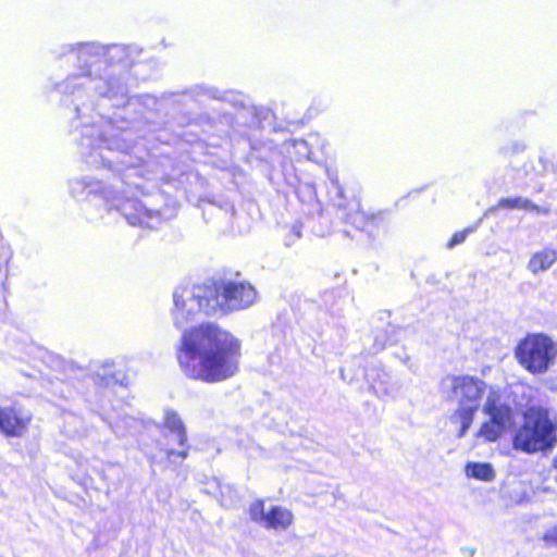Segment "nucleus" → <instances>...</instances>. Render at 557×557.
I'll use <instances>...</instances> for the list:
<instances>
[{
    "label": "nucleus",
    "instance_id": "1",
    "mask_svg": "<svg viewBox=\"0 0 557 557\" xmlns=\"http://www.w3.org/2000/svg\"><path fill=\"white\" fill-rule=\"evenodd\" d=\"M140 53L141 49L136 45L96 41L62 45L53 50V54L58 60L72 61L73 70L54 84V90L62 96L63 106L74 114L83 160L91 168H108L117 175L110 185L91 176L73 178L69 182L72 197L100 200L108 212L116 211L131 225L152 230L160 225L161 212L127 196L140 187L139 159L129 153L136 119L123 121L124 125L119 126L116 120L95 113L98 98L108 99L113 107H123L126 112H135L139 107L159 111L169 102H178V92H164L160 98L149 94L129 97V67Z\"/></svg>",
    "mask_w": 557,
    "mask_h": 557
},
{
    "label": "nucleus",
    "instance_id": "2",
    "mask_svg": "<svg viewBox=\"0 0 557 557\" xmlns=\"http://www.w3.org/2000/svg\"><path fill=\"white\" fill-rule=\"evenodd\" d=\"M176 356L186 376L218 383L237 372L240 343L218 324L203 323L183 332Z\"/></svg>",
    "mask_w": 557,
    "mask_h": 557
},
{
    "label": "nucleus",
    "instance_id": "3",
    "mask_svg": "<svg viewBox=\"0 0 557 557\" xmlns=\"http://www.w3.org/2000/svg\"><path fill=\"white\" fill-rule=\"evenodd\" d=\"M257 298L256 289L245 282L222 281L212 285L177 287L173 293V323L183 329L196 314L228 313L250 307Z\"/></svg>",
    "mask_w": 557,
    "mask_h": 557
},
{
    "label": "nucleus",
    "instance_id": "4",
    "mask_svg": "<svg viewBox=\"0 0 557 557\" xmlns=\"http://www.w3.org/2000/svg\"><path fill=\"white\" fill-rule=\"evenodd\" d=\"M440 386L444 396L458 403V408L451 416V422L460 424L457 436L461 438L468 432L480 408L486 383L470 375H447L441 381Z\"/></svg>",
    "mask_w": 557,
    "mask_h": 557
},
{
    "label": "nucleus",
    "instance_id": "5",
    "mask_svg": "<svg viewBox=\"0 0 557 557\" xmlns=\"http://www.w3.org/2000/svg\"><path fill=\"white\" fill-rule=\"evenodd\" d=\"M523 418L513 436V447L528 454L550 450L557 443V424L549 419L547 409L530 407Z\"/></svg>",
    "mask_w": 557,
    "mask_h": 557
},
{
    "label": "nucleus",
    "instance_id": "6",
    "mask_svg": "<svg viewBox=\"0 0 557 557\" xmlns=\"http://www.w3.org/2000/svg\"><path fill=\"white\" fill-rule=\"evenodd\" d=\"M332 189L330 190L331 200L338 210V216L357 230L366 232L369 237L375 238L381 228L386 226L385 213L379 211L376 213H366L361 210L358 199H347L344 190L337 180L332 178Z\"/></svg>",
    "mask_w": 557,
    "mask_h": 557
},
{
    "label": "nucleus",
    "instance_id": "7",
    "mask_svg": "<svg viewBox=\"0 0 557 557\" xmlns=\"http://www.w3.org/2000/svg\"><path fill=\"white\" fill-rule=\"evenodd\" d=\"M516 357L530 373L543 374L557 357V344L543 334L528 335L518 344Z\"/></svg>",
    "mask_w": 557,
    "mask_h": 557
},
{
    "label": "nucleus",
    "instance_id": "8",
    "mask_svg": "<svg viewBox=\"0 0 557 557\" xmlns=\"http://www.w3.org/2000/svg\"><path fill=\"white\" fill-rule=\"evenodd\" d=\"M483 412L488 416L478 433V436L484 437L488 442L497 441L512 424V408L502 401L500 393L497 388L491 387L483 406Z\"/></svg>",
    "mask_w": 557,
    "mask_h": 557
},
{
    "label": "nucleus",
    "instance_id": "9",
    "mask_svg": "<svg viewBox=\"0 0 557 557\" xmlns=\"http://www.w3.org/2000/svg\"><path fill=\"white\" fill-rule=\"evenodd\" d=\"M249 517L251 521L258 523L267 530H286L294 521L293 512L282 506H271L265 509L264 502L258 499L249 506Z\"/></svg>",
    "mask_w": 557,
    "mask_h": 557
},
{
    "label": "nucleus",
    "instance_id": "10",
    "mask_svg": "<svg viewBox=\"0 0 557 557\" xmlns=\"http://www.w3.org/2000/svg\"><path fill=\"white\" fill-rule=\"evenodd\" d=\"M30 421V414L15 406L0 407V432L8 436H22Z\"/></svg>",
    "mask_w": 557,
    "mask_h": 557
},
{
    "label": "nucleus",
    "instance_id": "11",
    "mask_svg": "<svg viewBox=\"0 0 557 557\" xmlns=\"http://www.w3.org/2000/svg\"><path fill=\"white\" fill-rule=\"evenodd\" d=\"M164 426L175 435L177 444L184 449L176 451L174 449H166V456L171 459L173 456H178L182 459L187 458L188 456V445H187V432L186 428L178 416V413L172 409H166L164 411Z\"/></svg>",
    "mask_w": 557,
    "mask_h": 557
},
{
    "label": "nucleus",
    "instance_id": "12",
    "mask_svg": "<svg viewBox=\"0 0 557 557\" xmlns=\"http://www.w3.org/2000/svg\"><path fill=\"white\" fill-rule=\"evenodd\" d=\"M366 375L377 397H393L397 393L398 388L391 383V375L384 369H371Z\"/></svg>",
    "mask_w": 557,
    "mask_h": 557
},
{
    "label": "nucleus",
    "instance_id": "13",
    "mask_svg": "<svg viewBox=\"0 0 557 557\" xmlns=\"http://www.w3.org/2000/svg\"><path fill=\"white\" fill-rule=\"evenodd\" d=\"M123 377V372L114 369L112 360H106L101 364L96 366L92 371V380L100 386L108 387L122 383Z\"/></svg>",
    "mask_w": 557,
    "mask_h": 557
},
{
    "label": "nucleus",
    "instance_id": "14",
    "mask_svg": "<svg viewBox=\"0 0 557 557\" xmlns=\"http://www.w3.org/2000/svg\"><path fill=\"white\" fill-rule=\"evenodd\" d=\"M555 262H557V250L546 247L531 256L528 270L536 275L550 269Z\"/></svg>",
    "mask_w": 557,
    "mask_h": 557
},
{
    "label": "nucleus",
    "instance_id": "15",
    "mask_svg": "<svg viewBox=\"0 0 557 557\" xmlns=\"http://www.w3.org/2000/svg\"><path fill=\"white\" fill-rule=\"evenodd\" d=\"M188 95L195 101L201 102L205 98L222 101H231L230 94L222 92L218 88L207 85H196L183 92Z\"/></svg>",
    "mask_w": 557,
    "mask_h": 557
},
{
    "label": "nucleus",
    "instance_id": "16",
    "mask_svg": "<svg viewBox=\"0 0 557 557\" xmlns=\"http://www.w3.org/2000/svg\"><path fill=\"white\" fill-rule=\"evenodd\" d=\"M110 426L117 436L123 437L135 434L141 428V422L132 416H123L110 423Z\"/></svg>",
    "mask_w": 557,
    "mask_h": 557
},
{
    "label": "nucleus",
    "instance_id": "17",
    "mask_svg": "<svg viewBox=\"0 0 557 557\" xmlns=\"http://www.w3.org/2000/svg\"><path fill=\"white\" fill-rule=\"evenodd\" d=\"M466 474L480 481L492 482L495 479V471L487 462H468Z\"/></svg>",
    "mask_w": 557,
    "mask_h": 557
},
{
    "label": "nucleus",
    "instance_id": "18",
    "mask_svg": "<svg viewBox=\"0 0 557 557\" xmlns=\"http://www.w3.org/2000/svg\"><path fill=\"white\" fill-rule=\"evenodd\" d=\"M312 140L317 141L318 137L314 135H310L308 139H294L290 144L292 148L294 149V154L298 159H307L312 160L313 159V151H312Z\"/></svg>",
    "mask_w": 557,
    "mask_h": 557
},
{
    "label": "nucleus",
    "instance_id": "19",
    "mask_svg": "<svg viewBox=\"0 0 557 557\" xmlns=\"http://www.w3.org/2000/svg\"><path fill=\"white\" fill-rule=\"evenodd\" d=\"M497 207L504 209H525L535 212H540V206L533 203L530 199L522 197H513V198H500L498 200Z\"/></svg>",
    "mask_w": 557,
    "mask_h": 557
},
{
    "label": "nucleus",
    "instance_id": "20",
    "mask_svg": "<svg viewBox=\"0 0 557 557\" xmlns=\"http://www.w3.org/2000/svg\"><path fill=\"white\" fill-rule=\"evenodd\" d=\"M474 231H475V227H467L462 231L456 232L451 236L450 240L447 243L446 247L448 249H453L455 246L462 244L466 240V238L468 237V235H470Z\"/></svg>",
    "mask_w": 557,
    "mask_h": 557
},
{
    "label": "nucleus",
    "instance_id": "21",
    "mask_svg": "<svg viewBox=\"0 0 557 557\" xmlns=\"http://www.w3.org/2000/svg\"><path fill=\"white\" fill-rule=\"evenodd\" d=\"M544 541L557 544V525L545 533Z\"/></svg>",
    "mask_w": 557,
    "mask_h": 557
},
{
    "label": "nucleus",
    "instance_id": "22",
    "mask_svg": "<svg viewBox=\"0 0 557 557\" xmlns=\"http://www.w3.org/2000/svg\"><path fill=\"white\" fill-rule=\"evenodd\" d=\"M290 234L294 238L298 239L301 237V225L298 223H295L290 227Z\"/></svg>",
    "mask_w": 557,
    "mask_h": 557
},
{
    "label": "nucleus",
    "instance_id": "23",
    "mask_svg": "<svg viewBox=\"0 0 557 557\" xmlns=\"http://www.w3.org/2000/svg\"><path fill=\"white\" fill-rule=\"evenodd\" d=\"M386 345V338H381L379 335H376L374 341V348L375 350H382Z\"/></svg>",
    "mask_w": 557,
    "mask_h": 557
},
{
    "label": "nucleus",
    "instance_id": "24",
    "mask_svg": "<svg viewBox=\"0 0 557 557\" xmlns=\"http://www.w3.org/2000/svg\"><path fill=\"white\" fill-rule=\"evenodd\" d=\"M297 239L293 237L292 234H289L286 239H285V245L286 246H292Z\"/></svg>",
    "mask_w": 557,
    "mask_h": 557
},
{
    "label": "nucleus",
    "instance_id": "25",
    "mask_svg": "<svg viewBox=\"0 0 557 557\" xmlns=\"http://www.w3.org/2000/svg\"><path fill=\"white\" fill-rule=\"evenodd\" d=\"M540 209H541V210H540V212H539V213H542V214H544V215H547V214L549 213V209H548V208H542V207H540Z\"/></svg>",
    "mask_w": 557,
    "mask_h": 557
},
{
    "label": "nucleus",
    "instance_id": "26",
    "mask_svg": "<svg viewBox=\"0 0 557 557\" xmlns=\"http://www.w3.org/2000/svg\"><path fill=\"white\" fill-rule=\"evenodd\" d=\"M470 555H471V556H472V555H474V549H471V550H470Z\"/></svg>",
    "mask_w": 557,
    "mask_h": 557
}]
</instances>
